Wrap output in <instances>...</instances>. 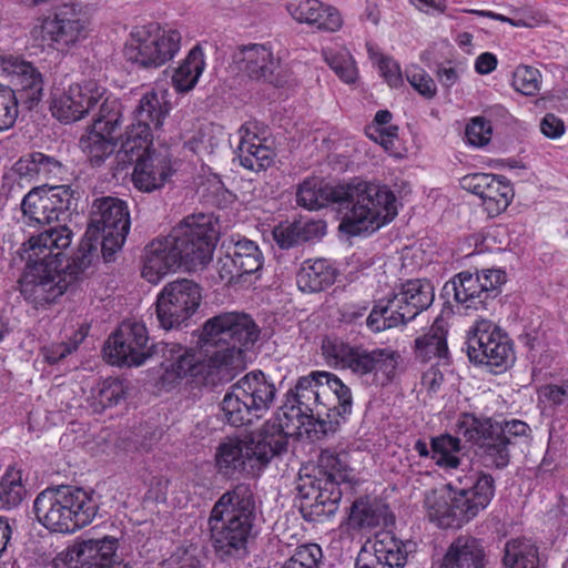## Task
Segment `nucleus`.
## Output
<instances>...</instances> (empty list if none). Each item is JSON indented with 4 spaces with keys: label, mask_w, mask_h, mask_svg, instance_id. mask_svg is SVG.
Listing matches in <instances>:
<instances>
[{
    "label": "nucleus",
    "mask_w": 568,
    "mask_h": 568,
    "mask_svg": "<svg viewBox=\"0 0 568 568\" xmlns=\"http://www.w3.org/2000/svg\"><path fill=\"white\" fill-rule=\"evenodd\" d=\"M260 335L254 321L240 313H223L205 322L200 342L206 349L222 346L206 362L193 349L176 343L161 342L153 345V353L161 357L165 379L192 376L205 385L215 386L234 377L244 367L243 347L253 345Z\"/></svg>",
    "instance_id": "obj_1"
},
{
    "label": "nucleus",
    "mask_w": 568,
    "mask_h": 568,
    "mask_svg": "<svg viewBox=\"0 0 568 568\" xmlns=\"http://www.w3.org/2000/svg\"><path fill=\"white\" fill-rule=\"evenodd\" d=\"M65 225L45 229L28 241V261L19 280L20 293L36 310H47L58 302L78 276L89 266L90 257L81 253L72 260L64 251L72 242Z\"/></svg>",
    "instance_id": "obj_2"
},
{
    "label": "nucleus",
    "mask_w": 568,
    "mask_h": 568,
    "mask_svg": "<svg viewBox=\"0 0 568 568\" xmlns=\"http://www.w3.org/2000/svg\"><path fill=\"white\" fill-rule=\"evenodd\" d=\"M296 201L310 211L331 203L346 209L339 229L349 235L371 234L397 215L396 197L387 186L359 179L338 185L306 179L297 187Z\"/></svg>",
    "instance_id": "obj_3"
},
{
    "label": "nucleus",
    "mask_w": 568,
    "mask_h": 568,
    "mask_svg": "<svg viewBox=\"0 0 568 568\" xmlns=\"http://www.w3.org/2000/svg\"><path fill=\"white\" fill-rule=\"evenodd\" d=\"M219 227L212 214L185 216L170 234L153 240L146 247L142 277L156 284L180 267L203 268L212 260Z\"/></svg>",
    "instance_id": "obj_4"
},
{
    "label": "nucleus",
    "mask_w": 568,
    "mask_h": 568,
    "mask_svg": "<svg viewBox=\"0 0 568 568\" xmlns=\"http://www.w3.org/2000/svg\"><path fill=\"white\" fill-rule=\"evenodd\" d=\"M352 410V393L336 375L315 371L301 376L294 388L286 395L278 416L283 433L294 435L311 429L307 426L318 424L323 432L329 423L338 424Z\"/></svg>",
    "instance_id": "obj_5"
},
{
    "label": "nucleus",
    "mask_w": 568,
    "mask_h": 568,
    "mask_svg": "<svg viewBox=\"0 0 568 568\" xmlns=\"http://www.w3.org/2000/svg\"><path fill=\"white\" fill-rule=\"evenodd\" d=\"M495 480L488 474L469 471L457 476L444 488L426 495L428 518L442 528H460L491 501Z\"/></svg>",
    "instance_id": "obj_6"
},
{
    "label": "nucleus",
    "mask_w": 568,
    "mask_h": 568,
    "mask_svg": "<svg viewBox=\"0 0 568 568\" xmlns=\"http://www.w3.org/2000/svg\"><path fill=\"white\" fill-rule=\"evenodd\" d=\"M255 500L251 487L239 484L214 504L209 527L215 551L224 557H243L252 536Z\"/></svg>",
    "instance_id": "obj_7"
},
{
    "label": "nucleus",
    "mask_w": 568,
    "mask_h": 568,
    "mask_svg": "<svg viewBox=\"0 0 568 568\" xmlns=\"http://www.w3.org/2000/svg\"><path fill=\"white\" fill-rule=\"evenodd\" d=\"M33 510L48 530L72 534L92 523L98 505L82 488L59 486L41 491L33 501Z\"/></svg>",
    "instance_id": "obj_8"
},
{
    "label": "nucleus",
    "mask_w": 568,
    "mask_h": 568,
    "mask_svg": "<svg viewBox=\"0 0 568 568\" xmlns=\"http://www.w3.org/2000/svg\"><path fill=\"white\" fill-rule=\"evenodd\" d=\"M322 353L326 363L339 369H349L363 377L372 375L377 384L390 382L396 374L400 355L389 348L368 349L362 345H352L338 338H325Z\"/></svg>",
    "instance_id": "obj_9"
},
{
    "label": "nucleus",
    "mask_w": 568,
    "mask_h": 568,
    "mask_svg": "<svg viewBox=\"0 0 568 568\" xmlns=\"http://www.w3.org/2000/svg\"><path fill=\"white\" fill-rule=\"evenodd\" d=\"M50 110L61 122L79 121L89 114L94 119L122 115L120 100L95 80L73 83L61 93L54 94Z\"/></svg>",
    "instance_id": "obj_10"
},
{
    "label": "nucleus",
    "mask_w": 568,
    "mask_h": 568,
    "mask_svg": "<svg viewBox=\"0 0 568 568\" xmlns=\"http://www.w3.org/2000/svg\"><path fill=\"white\" fill-rule=\"evenodd\" d=\"M277 389L261 371H252L233 384L222 400L225 420L242 426L261 418L273 405Z\"/></svg>",
    "instance_id": "obj_11"
},
{
    "label": "nucleus",
    "mask_w": 568,
    "mask_h": 568,
    "mask_svg": "<svg viewBox=\"0 0 568 568\" xmlns=\"http://www.w3.org/2000/svg\"><path fill=\"white\" fill-rule=\"evenodd\" d=\"M130 214L124 201L105 196L93 202L82 253L89 256L100 241L103 256L109 261L122 247L130 231Z\"/></svg>",
    "instance_id": "obj_12"
},
{
    "label": "nucleus",
    "mask_w": 568,
    "mask_h": 568,
    "mask_svg": "<svg viewBox=\"0 0 568 568\" xmlns=\"http://www.w3.org/2000/svg\"><path fill=\"white\" fill-rule=\"evenodd\" d=\"M287 442L282 434L264 436L250 442L229 439L216 449L219 471L227 477L236 474L257 476L271 459L286 450Z\"/></svg>",
    "instance_id": "obj_13"
},
{
    "label": "nucleus",
    "mask_w": 568,
    "mask_h": 568,
    "mask_svg": "<svg viewBox=\"0 0 568 568\" xmlns=\"http://www.w3.org/2000/svg\"><path fill=\"white\" fill-rule=\"evenodd\" d=\"M181 43L182 34L178 29L150 23L132 29L124 53L141 68L158 69L174 59Z\"/></svg>",
    "instance_id": "obj_14"
},
{
    "label": "nucleus",
    "mask_w": 568,
    "mask_h": 568,
    "mask_svg": "<svg viewBox=\"0 0 568 568\" xmlns=\"http://www.w3.org/2000/svg\"><path fill=\"white\" fill-rule=\"evenodd\" d=\"M170 110L165 91L151 89L143 93L133 112V123L121 136L120 156L132 155L146 148L151 143L152 131L162 128Z\"/></svg>",
    "instance_id": "obj_15"
},
{
    "label": "nucleus",
    "mask_w": 568,
    "mask_h": 568,
    "mask_svg": "<svg viewBox=\"0 0 568 568\" xmlns=\"http://www.w3.org/2000/svg\"><path fill=\"white\" fill-rule=\"evenodd\" d=\"M202 301L201 287L191 280L166 283L155 301L159 324L164 329L178 328L196 313Z\"/></svg>",
    "instance_id": "obj_16"
},
{
    "label": "nucleus",
    "mask_w": 568,
    "mask_h": 568,
    "mask_svg": "<svg viewBox=\"0 0 568 568\" xmlns=\"http://www.w3.org/2000/svg\"><path fill=\"white\" fill-rule=\"evenodd\" d=\"M39 32L50 48L64 52L88 38L90 20L79 6L65 4L41 20Z\"/></svg>",
    "instance_id": "obj_17"
},
{
    "label": "nucleus",
    "mask_w": 568,
    "mask_h": 568,
    "mask_svg": "<svg viewBox=\"0 0 568 568\" xmlns=\"http://www.w3.org/2000/svg\"><path fill=\"white\" fill-rule=\"evenodd\" d=\"M467 353L471 362L506 369L514 362L511 344L491 321L477 320L469 331Z\"/></svg>",
    "instance_id": "obj_18"
},
{
    "label": "nucleus",
    "mask_w": 568,
    "mask_h": 568,
    "mask_svg": "<svg viewBox=\"0 0 568 568\" xmlns=\"http://www.w3.org/2000/svg\"><path fill=\"white\" fill-rule=\"evenodd\" d=\"M505 282L506 273L501 270H481L460 272L448 284L457 304L466 310H480L487 308L489 301L498 296Z\"/></svg>",
    "instance_id": "obj_19"
},
{
    "label": "nucleus",
    "mask_w": 568,
    "mask_h": 568,
    "mask_svg": "<svg viewBox=\"0 0 568 568\" xmlns=\"http://www.w3.org/2000/svg\"><path fill=\"white\" fill-rule=\"evenodd\" d=\"M146 326L138 321H124L108 338L104 354L112 364L141 366L155 356L153 345L148 346Z\"/></svg>",
    "instance_id": "obj_20"
},
{
    "label": "nucleus",
    "mask_w": 568,
    "mask_h": 568,
    "mask_svg": "<svg viewBox=\"0 0 568 568\" xmlns=\"http://www.w3.org/2000/svg\"><path fill=\"white\" fill-rule=\"evenodd\" d=\"M71 201L72 192L67 185L33 187L21 202L24 223L32 227L50 225L65 214Z\"/></svg>",
    "instance_id": "obj_21"
},
{
    "label": "nucleus",
    "mask_w": 568,
    "mask_h": 568,
    "mask_svg": "<svg viewBox=\"0 0 568 568\" xmlns=\"http://www.w3.org/2000/svg\"><path fill=\"white\" fill-rule=\"evenodd\" d=\"M351 479L352 469L345 456L325 450L318 459V475L311 481L312 493L304 494V497L314 499L316 505L328 506L327 511L332 513L342 497L338 486Z\"/></svg>",
    "instance_id": "obj_22"
},
{
    "label": "nucleus",
    "mask_w": 568,
    "mask_h": 568,
    "mask_svg": "<svg viewBox=\"0 0 568 568\" xmlns=\"http://www.w3.org/2000/svg\"><path fill=\"white\" fill-rule=\"evenodd\" d=\"M119 164L125 166L135 162L132 173L133 185L142 192H152L164 185L172 173L171 161L168 151H156L148 143L146 148L136 153L120 156V150L115 154Z\"/></svg>",
    "instance_id": "obj_23"
},
{
    "label": "nucleus",
    "mask_w": 568,
    "mask_h": 568,
    "mask_svg": "<svg viewBox=\"0 0 568 568\" xmlns=\"http://www.w3.org/2000/svg\"><path fill=\"white\" fill-rule=\"evenodd\" d=\"M237 70L252 80L278 84L276 78L281 59L275 57L272 45L250 43L240 47L233 54Z\"/></svg>",
    "instance_id": "obj_24"
},
{
    "label": "nucleus",
    "mask_w": 568,
    "mask_h": 568,
    "mask_svg": "<svg viewBox=\"0 0 568 568\" xmlns=\"http://www.w3.org/2000/svg\"><path fill=\"white\" fill-rule=\"evenodd\" d=\"M263 255L257 244L247 239H232L226 253L219 260L220 277L231 283L245 274H253L261 270Z\"/></svg>",
    "instance_id": "obj_25"
},
{
    "label": "nucleus",
    "mask_w": 568,
    "mask_h": 568,
    "mask_svg": "<svg viewBox=\"0 0 568 568\" xmlns=\"http://www.w3.org/2000/svg\"><path fill=\"white\" fill-rule=\"evenodd\" d=\"M414 547L412 541H403L386 535L375 540L372 548L365 546L361 549L355 568H404Z\"/></svg>",
    "instance_id": "obj_26"
},
{
    "label": "nucleus",
    "mask_w": 568,
    "mask_h": 568,
    "mask_svg": "<svg viewBox=\"0 0 568 568\" xmlns=\"http://www.w3.org/2000/svg\"><path fill=\"white\" fill-rule=\"evenodd\" d=\"M118 538L104 536L87 539L57 554L52 568H92L98 558L106 559L116 554Z\"/></svg>",
    "instance_id": "obj_27"
},
{
    "label": "nucleus",
    "mask_w": 568,
    "mask_h": 568,
    "mask_svg": "<svg viewBox=\"0 0 568 568\" xmlns=\"http://www.w3.org/2000/svg\"><path fill=\"white\" fill-rule=\"evenodd\" d=\"M286 10L297 23L307 24L322 32H336L343 26L341 12L320 0H291Z\"/></svg>",
    "instance_id": "obj_28"
},
{
    "label": "nucleus",
    "mask_w": 568,
    "mask_h": 568,
    "mask_svg": "<svg viewBox=\"0 0 568 568\" xmlns=\"http://www.w3.org/2000/svg\"><path fill=\"white\" fill-rule=\"evenodd\" d=\"M122 115L94 119L91 129L80 140V146L92 165H100L114 152L113 132L121 123Z\"/></svg>",
    "instance_id": "obj_29"
},
{
    "label": "nucleus",
    "mask_w": 568,
    "mask_h": 568,
    "mask_svg": "<svg viewBox=\"0 0 568 568\" xmlns=\"http://www.w3.org/2000/svg\"><path fill=\"white\" fill-rule=\"evenodd\" d=\"M487 565L488 556L483 542L463 535L448 546L439 568H486Z\"/></svg>",
    "instance_id": "obj_30"
},
{
    "label": "nucleus",
    "mask_w": 568,
    "mask_h": 568,
    "mask_svg": "<svg viewBox=\"0 0 568 568\" xmlns=\"http://www.w3.org/2000/svg\"><path fill=\"white\" fill-rule=\"evenodd\" d=\"M254 129L255 125L252 123H245L239 129L240 142L236 148V154L243 168L260 172L272 164L274 153L262 143Z\"/></svg>",
    "instance_id": "obj_31"
},
{
    "label": "nucleus",
    "mask_w": 568,
    "mask_h": 568,
    "mask_svg": "<svg viewBox=\"0 0 568 568\" xmlns=\"http://www.w3.org/2000/svg\"><path fill=\"white\" fill-rule=\"evenodd\" d=\"M2 71L10 81L20 88L30 101H38L42 95L41 73L30 63L12 55L0 58Z\"/></svg>",
    "instance_id": "obj_32"
},
{
    "label": "nucleus",
    "mask_w": 568,
    "mask_h": 568,
    "mask_svg": "<svg viewBox=\"0 0 568 568\" xmlns=\"http://www.w3.org/2000/svg\"><path fill=\"white\" fill-rule=\"evenodd\" d=\"M326 225L323 221L297 220L283 222L273 229V239L276 244L287 250L304 242L320 239L325 234Z\"/></svg>",
    "instance_id": "obj_33"
},
{
    "label": "nucleus",
    "mask_w": 568,
    "mask_h": 568,
    "mask_svg": "<svg viewBox=\"0 0 568 568\" xmlns=\"http://www.w3.org/2000/svg\"><path fill=\"white\" fill-rule=\"evenodd\" d=\"M393 294L409 321L427 310L435 297L434 286L426 280L407 281L394 290Z\"/></svg>",
    "instance_id": "obj_34"
},
{
    "label": "nucleus",
    "mask_w": 568,
    "mask_h": 568,
    "mask_svg": "<svg viewBox=\"0 0 568 568\" xmlns=\"http://www.w3.org/2000/svg\"><path fill=\"white\" fill-rule=\"evenodd\" d=\"M408 321L409 320L406 318V314L392 292L387 296L375 302L371 313L366 317V326L373 333H379L403 325Z\"/></svg>",
    "instance_id": "obj_35"
},
{
    "label": "nucleus",
    "mask_w": 568,
    "mask_h": 568,
    "mask_svg": "<svg viewBox=\"0 0 568 568\" xmlns=\"http://www.w3.org/2000/svg\"><path fill=\"white\" fill-rule=\"evenodd\" d=\"M392 521L385 505L371 503L368 499H357L353 503L347 518V526L362 530L378 526H387Z\"/></svg>",
    "instance_id": "obj_36"
},
{
    "label": "nucleus",
    "mask_w": 568,
    "mask_h": 568,
    "mask_svg": "<svg viewBox=\"0 0 568 568\" xmlns=\"http://www.w3.org/2000/svg\"><path fill=\"white\" fill-rule=\"evenodd\" d=\"M335 280V270L324 258L305 261L297 275L296 282L303 292H320L329 286Z\"/></svg>",
    "instance_id": "obj_37"
},
{
    "label": "nucleus",
    "mask_w": 568,
    "mask_h": 568,
    "mask_svg": "<svg viewBox=\"0 0 568 568\" xmlns=\"http://www.w3.org/2000/svg\"><path fill=\"white\" fill-rule=\"evenodd\" d=\"M447 329L445 322L437 318L429 331L415 339V356L422 362L433 358L446 361L448 346L446 341Z\"/></svg>",
    "instance_id": "obj_38"
},
{
    "label": "nucleus",
    "mask_w": 568,
    "mask_h": 568,
    "mask_svg": "<svg viewBox=\"0 0 568 568\" xmlns=\"http://www.w3.org/2000/svg\"><path fill=\"white\" fill-rule=\"evenodd\" d=\"M205 57L200 44L193 47L172 75V84L180 93L191 91L205 69Z\"/></svg>",
    "instance_id": "obj_39"
},
{
    "label": "nucleus",
    "mask_w": 568,
    "mask_h": 568,
    "mask_svg": "<svg viewBox=\"0 0 568 568\" xmlns=\"http://www.w3.org/2000/svg\"><path fill=\"white\" fill-rule=\"evenodd\" d=\"M505 568H539L538 549L527 538L510 539L504 550Z\"/></svg>",
    "instance_id": "obj_40"
},
{
    "label": "nucleus",
    "mask_w": 568,
    "mask_h": 568,
    "mask_svg": "<svg viewBox=\"0 0 568 568\" xmlns=\"http://www.w3.org/2000/svg\"><path fill=\"white\" fill-rule=\"evenodd\" d=\"M462 450L460 440L457 437L445 434L432 439L430 458L437 466L445 470H457L460 465L458 454Z\"/></svg>",
    "instance_id": "obj_41"
},
{
    "label": "nucleus",
    "mask_w": 568,
    "mask_h": 568,
    "mask_svg": "<svg viewBox=\"0 0 568 568\" xmlns=\"http://www.w3.org/2000/svg\"><path fill=\"white\" fill-rule=\"evenodd\" d=\"M456 432L468 442L480 445L488 436L496 434L495 424L489 418H478L473 414H462L456 423Z\"/></svg>",
    "instance_id": "obj_42"
},
{
    "label": "nucleus",
    "mask_w": 568,
    "mask_h": 568,
    "mask_svg": "<svg viewBox=\"0 0 568 568\" xmlns=\"http://www.w3.org/2000/svg\"><path fill=\"white\" fill-rule=\"evenodd\" d=\"M27 496L22 473L16 467H9L0 480V501L10 509L19 506Z\"/></svg>",
    "instance_id": "obj_43"
},
{
    "label": "nucleus",
    "mask_w": 568,
    "mask_h": 568,
    "mask_svg": "<svg viewBox=\"0 0 568 568\" xmlns=\"http://www.w3.org/2000/svg\"><path fill=\"white\" fill-rule=\"evenodd\" d=\"M323 58L335 74L345 83H355L358 78V70L355 61L346 49H325Z\"/></svg>",
    "instance_id": "obj_44"
},
{
    "label": "nucleus",
    "mask_w": 568,
    "mask_h": 568,
    "mask_svg": "<svg viewBox=\"0 0 568 568\" xmlns=\"http://www.w3.org/2000/svg\"><path fill=\"white\" fill-rule=\"evenodd\" d=\"M513 197V187L505 178L495 175L494 182L484 196L483 205L488 214L496 215L507 209Z\"/></svg>",
    "instance_id": "obj_45"
},
{
    "label": "nucleus",
    "mask_w": 568,
    "mask_h": 568,
    "mask_svg": "<svg viewBox=\"0 0 568 568\" xmlns=\"http://www.w3.org/2000/svg\"><path fill=\"white\" fill-rule=\"evenodd\" d=\"M510 444L498 433L491 434L480 445L483 457L487 466L503 468L509 463Z\"/></svg>",
    "instance_id": "obj_46"
},
{
    "label": "nucleus",
    "mask_w": 568,
    "mask_h": 568,
    "mask_svg": "<svg viewBox=\"0 0 568 568\" xmlns=\"http://www.w3.org/2000/svg\"><path fill=\"white\" fill-rule=\"evenodd\" d=\"M322 557V548L318 545H302L295 549L281 568H320Z\"/></svg>",
    "instance_id": "obj_47"
},
{
    "label": "nucleus",
    "mask_w": 568,
    "mask_h": 568,
    "mask_svg": "<svg viewBox=\"0 0 568 568\" xmlns=\"http://www.w3.org/2000/svg\"><path fill=\"white\" fill-rule=\"evenodd\" d=\"M541 74L538 69L529 65L516 68L513 77V87L524 95H534L540 90Z\"/></svg>",
    "instance_id": "obj_48"
},
{
    "label": "nucleus",
    "mask_w": 568,
    "mask_h": 568,
    "mask_svg": "<svg viewBox=\"0 0 568 568\" xmlns=\"http://www.w3.org/2000/svg\"><path fill=\"white\" fill-rule=\"evenodd\" d=\"M18 118V100L9 87L0 85V131L10 129Z\"/></svg>",
    "instance_id": "obj_49"
},
{
    "label": "nucleus",
    "mask_w": 568,
    "mask_h": 568,
    "mask_svg": "<svg viewBox=\"0 0 568 568\" xmlns=\"http://www.w3.org/2000/svg\"><path fill=\"white\" fill-rule=\"evenodd\" d=\"M409 84L424 98L432 99L436 94V84L430 75L420 67L412 64L405 70Z\"/></svg>",
    "instance_id": "obj_50"
},
{
    "label": "nucleus",
    "mask_w": 568,
    "mask_h": 568,
    "mask_svg": "<svg viewBox=\"0 0 568 568\" xmlns=\"http://www.w3.org/2000/svg\"><path fill=\"white\" fill-rule=\"evenodd\" d=\"M491 134V125L483 116L473 118L465 130L467 142L477 148L486 145L490 141Z\"/></svg>",
    "instance_id": "obj_51"
},
{
    "label": "nucleus",
    "mask_w": 568,
    "mask_h": 568,
    "mask_svg": "<svg viewBox=\"0 0 568 568\" xmlns=\"http://www.w3.org/2000/svg\"><path fill=\"white\" fill-rule=\"evenodd\" d=\"M495 174L488 173H474L464 176L460 181L462 187L475 195L480 200L487 195L488 189L494 182Z\"/></svg>",
    "instance_id": "obj_52"
},
{
    "label": "nucleus",
    "mask_w": 568,
    "mask_h": 568,
    "mask_svg": "<svg viewBox=\"0 0 568 568\" xmlns=\"http://www.w3.org/2000/svg\"><path fill=\"white\" fill-rule=\"evenodd\" d=\"M496 434L498 433L504 439L514 446L516 439L528 437L529 426L519 419L506 420L503 424H495Z\"/></svg>",
    "instance_id": "obj_53"
},
{
    "label": "nucleus",
    "mask_w": 568,
    "mask_h": 568,
    "mask_svg": "<svg viewBox=\"0 0 568 568\" xmlns=\"http://www.w3.org/2000/svg\"><path fill=\"white\" fill-rule=\"evenodd\" d=\"M398 128L396 125L381 126L367 125L366 135L383 146L386 151L393 150L397 140Z\"/></svg>",
    "instance_id": "obj_54"
},
{
    "label": "nucleus",
    "mask_w": 568,
    "mask_h": 568,
    "mask_svg": "<svg viewBox=\"0 0 568 568\" xmlns=\"http://www.w3.org/2000/svg\"><path fill=\"white\" fill-rule=\"evenodd\" d=\"M37 153L38 180L58 178L63 173V165L55 158L42 152Z\"/></svg>",
    "instance_id": "obj_55"
},
{
    "label": "nucleus",
    "mask_w": 568,
    "mask_h": 568,
    "mask_svg": "<svg viewBox=\"0 0 568 568\" xmlns=\"http://www.w3.org/2000/svg\"><path fill=\"white\" fill-rule=\"evenodd\" d=\"M124 396V385L119 379H108L99 390L100 402L104 405H116Z\"/></svg>",
    "instance_id": "obj_56"
},
{
    "label": "nucleus",
    "mask_w": 568,
    "mask_h": 568,
    "mask_svg": "<svg viewBox=\"0 0 568 568\" xmlns=\"http://www.w3.org/2000/svg\"><path fill=\"white\" fill-rule=\"evenodd\" d=\"M540 394L555 406L568 407V379L541 387Z\"/></svg>",
    "instance_id": "obj_57"
},
{
    "label": "nucleus",
    "mask_w": 568,
    "mask_h": 568,
    "mask_svg": "<svg viewBox=\"0 0 568 568\" xmlns=\"http://www.w3.org/2000/svg\"><path fill=\"white\" fill-rule=\"evenodd\" d=\"M81 341L82 337L79 339L69 341L68 343L52 344L49 347H45L43 353L45 361L49 364H57L72 352H74Z\"/></svg>",
    "instance_id": "obj_58"
},
{
    "label": "nucleus",
    "mask_w": 568,
    "mask_h": 568,
    "mask_svg": "<svg viewBox=\"0 0 568 568\" xmlns=\"http://www.w3.org/2000/svg\"><path fill=\"white\" fill-rule=\"evenodd\" d=\"M12 170L21 179H26L28 181H39L37 169V153L33 152L21 156L14 163Z\"/></svg>",
    "instance_id": "obj_59"
},
{
    "label": "nucleus",
    "mask_w": 568,
    "mask_h": 568,
    "mask_svg": "<svg viewBox=\"0 0 568 568\" xmlns=\"http://www.w3.org/2000/svg\"><path fill=\"white\" fill-rule=\"evenodd\" d=\"M378 67L382 75L390 87L397 88L403 84L400 68L395 60L383 57L378 62Z\"/></svg>",
    "instance_id": "obj_60"
},
{
    "label": "nucleus",
    "mask_w": 568,
    "mask_h": 568,
    "mask_svg": "<svg viewBox=\"0 0 568 568\" xmlns=\"http://www.w3.org/2000/svg\"><path fill=\"white\" fill-rule=\"evenodd\" d=\"M368 307L367 302L345 303L339 310L342 321L348 324L355 323L366 314Z\"/></svg>",
    "instance_id": "obj_61"
},
{
    "label": "nucleus",
    "mask_w": 568,
    "mask_h": 568,
    "mask_svg": "<svg viewBox=\"0 0 568 568\" xmlns=\"http://www.w3.org/2000/svg\"><path fill=\"white\" fill-rule=\"evenodd\" d=\"M542 134L550 139H557L565 132V124L561 119L552 113H547L540 122Z\"/></svg>",
    "instance_id": "obj_62"
},
{
    "label": "nucleus",
    "mask_w": 568,
    "mask_h": 568,
    "mask_svg": "<svg viewBox=\"0 0 568 568\" xmlns=\"http://www.w3.org/2000/svg\"><path fill=\"white\" fill-rule=\"evenodd\" d=\"M444 383V374L437 366H430L422 376V387L429 394H436Z\"/></svg>",
    "instance_id": "obj_63"
},
{
    "label": "nucleus",
    "mask_w": 568,
    "mask_h": 568,
    "mask_svg": "<svg viewBox=\"0 0 568 568\" xmlns=\"http://www.w3.org/2000/svg\"><path fill=\"white\" fill-rule=\"evenodd\" d=\"M497 67V58L490 52L479 54L475 61V70L479 74H489Z\"/></svg>",
    "instance_id": "obj_64"
}]
</instances>
